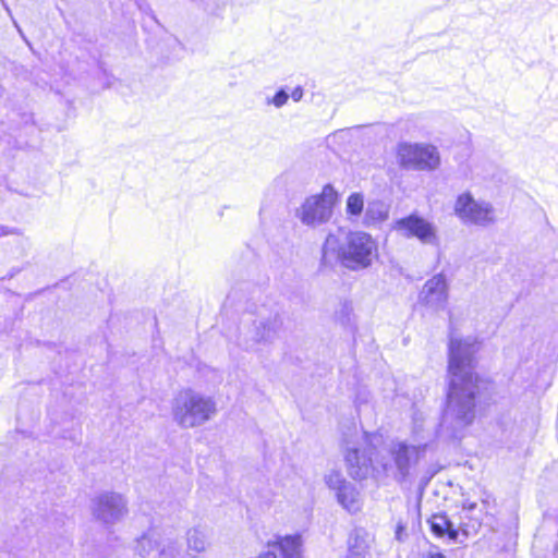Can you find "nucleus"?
<instances>
[{"label":"nucleus","mask_w":558,"mask_h":558,"mask_svg":"<svg viewBox=\"0 0 558 558\" xmlns=\"http://www.w3.org/2000/svg\"><path fill=\"white\" fill-rule=\"evenodd\" d=\"M480 342L472 337H451L449 342L448 374L450 387L441 428L451 437H460L475 417L476 400L488 389V381L475 372V354Z\"/></svg>","instance_id":"nucleus-1"},{"label":"nucleus","mask_w":558,"mask_h":558,"mask_svg":"<svg viewBox=\"0 0 558 558\" xmlns=\"http://www.w3.org/2000/svg\"><path fill=\"white\" fill-rule=\"evenodd\" d=\"M402 532H403V526L399 524V525H398V527H397V531H396V536H397V538H398L399 541H401V534H402Z\"/></svg>","instance_id":"nucleus-26"},{"label":"nucleus","mask_w":558,"mask_h":558,"mask_svg":"<svg viewBox=\"0 0 558 558\" xmlns=\"http://www.w3.org/2000/svg\"><path fill=\"white\" fill-rule=\"evenodd\" d=\"M277 545L282 558H303V541L300 535H287L281 537Z\"/></svg>","instance_id":"nucleus-17"},{"label":"nucleus","mask_w":558,"mask_h":558,"mask_svg":"<svg viewBox=\"0 0 558 558\" xmlns=\"http://www.w3.org/2000/svg\"><path fill=\"white\" fill-rule=\"evenodd\" d=\"M258 558H277V556L272 553H267L265 555L259 556Z\"/></svg>","instance_id":"nucleus-28"},{"label":"nucleus","mask_w":558,"mask_h":558,"mask_svg":"<svg viewBox=\"0 0 558 558\" xmlns=\"http://www.w3.org/2000/svg\"><path fill=\"white\" fill-rule=\"evenodd\" d=\"M390 204L383 199H372L367 203L362 223L364 227H377L387 221Z\"/></svg>","instance_id":"nucleus-15"},{"label":"nucleus","mask_w":558,"mask_h":558,"mask_svg":"<svg viewBox=\"0 0 558 558\" xmlns=\"http://www.w3.org/2000/svg\"><path fill=\"white\" fill-rule=\"evenodd\" d=\"M171 413L173 422L181 428H195L214 418L217 403L214 398L186 388L173 397Z\"/></svg>","instance_id":"nucleus-4"},{"label":"nucleus","mask_w":558,"mask_h":558,"mask_svg":"<svg viewBox=\"0 0 558 558\" xmlns=\"http://www.w3.org/2000/svg\"><path fill=\"white\" fill-rule=\"evenodd\" d=\"M180 553V545L177 541L166 539L158 543V556L160 558H174Z\"/></svg>","instance_id":"nucleus-21"},{"label":"nucleus","mask_w":558,"mask_h":558,"mask_svg":"<svg viewBox=\"0 0 558 558\" xmlns=\"http://www.w3.org/2000/svg\"><path fill=\"white\" fill-rule=\"evenodd\" d=\"M364 196L361 193L354 192L351 193L345 203V213L348 215V219L351 221H357L362 213L364 210Z\"/></svg>","instance_id":"nucleus-19"},{"label":"nucleus","mask_w":558,"mask_h":558,"mask_svg":"<svg viewBox=\"0 0 558 558\" xmlns=\"http://www.w3.org/2000/svg\"><path fill=\"white\" fill-rule=\"evenodd\" d=\"M373 438L366 433L355 432L351 438L344 439V461L349 475L362 481L369 476L389 475L391 463L381 461V453L374 461Z\"/></svg>","instance_id":"nucleus-3"},{"label":"nucleus","mask_w":558,"mask_h":558,"mask_svg":"<svg viewBox=\"0 0 558 558\" xmlns=\"http://www.w3.org/2000/svg\"><path fill=\"white\" fill-rule=\"evenodd\" d=\"M280 326L279 314H259L250 324L243 325L238 337V345L247 352L256 351L259 345L272 341Z\"/></svg>","instance_id":"nucleus-6"},{"label":"nucleus","mask_w":558,"mask_h":558,"mask_svg":"<svg viewBox=\"0 0 558 558\" xmlns=\"http://www.w3.org/2000/svg\"><path fill=\"white\" fill-rule=\"evenodd\" d=\"M476 507V504L475 502H464L463 504V509L468 510V511H472L473 509H475Z\"/></svg>","instance_id":"nucleus-25"},{"label":"nucleus","mask_w":558,"mask_h":558,"mask_svg":"<svg viewBox=\"0 0 558 558\" xmlns=\"http://www.w3.org/2000/svg\"><path fill=\"white\" fill-rule=\"evenodd\" d=\"M337 196V192L331 185H325L319 194L304 199L295 210L296 218L303 225L312 228L326 223L331 218Z\"/></svg>","instance_id":"nucleus-7"},{"label":"nucleus","mask_w":558,"mask_h":558,"mask_svg":"<svg viewBox=\"0 0 558 558\" xmlns=\"http://www.w3.org/2000/svg\"><path fill=\"white\" fill-rule=\"evenodd\" d=\"M324 482L344 510L350 513L361 511L363 506L361 493L354 484L343 476L341 471L329 470L324 475Z\"/></svg>","instance_id":"nucleus-11"},{"label":"nucleus","mask_w":558,"mask_h":558,"mask_svg":"<svg viewBox=\"0 0 558 558\" xmlns=\"http://www.w3.org/2000/svg\"><path fill=\"white\" fill-rule=\"evenodd\" d=\"M393 230L401 233L405 238H416L423 244L438 246L439 236L436 227L426 219L410 215L398 219L393 223Z\"/></svg>","instance_id":"nucleus-12"},{"label":"nucleus","mask_w":558,"mask_h":558,"mask_svg":"<svg viewBox=\"0 0 558 558\" xmlns=\"http://www.w3.org/2000/svg\"><path fill=\"white\" fill-rule=\"evenodd\" d=\"M187 549L193 553H205L211 545V529L205 524H196L185 534Z\"/></svg>","instance_id":"nucleus-14"},{"label":"nucleus","mask_w":558,"mask_h":558,"mask_svg":"<svg viewBox=\"0 0 558 558\" xmlns=\"http://www.w3.org/2000/svg\"><path fill=\"white\" fill-rule=\"evenodd\" d=\"M429 558H446L444 554L441 553H432L429 555Z\"/></svg>","instance_id":"nucleus-27"},{"label":"nucleus","mask_w":558,"mask_h":558,"mask_svg":"<svg viewBox=\"0 0 558 558\" xmlns=\"http://www.w3.org/2000/svg\"><path fill=\"white\" fill-rule=\"evenodd\" d=\"M291 97L294 101H300L303 97V89L301 87H296L291 93Z\"/></svg>","instance_id":"nucleus-24"},{"label":"nucleus","mask_w":558,"mask_h":558,"mask_svg":"<svg viewBox=\"0 0 558 558\" xmlns=\"http://www.w3.org/2000/svg\"><path fill=\"white\" fill-rule=\"evenodd\" d=\"M90 511L95 520L111 526L126 517L128 499L120 493L102 492L92 499Z\"/></svg>","instance_id":"nucleus-10"},{"label":"nucleus","mask_w":558,"mask_h":558,"mask_svg":"<svg viewBox=\"0 0 558 558\" xmlns=\"http://www.w3.org/2000/svg\"><path fill=\"white\" fill-rule=\"evenodd\" d=\"M398 166L404 170L434 171L440 166V154L428 143L399 142L395 148Z\"/></svg>","instance_id":"nucleus-5"},{"label":"nucleus","mask_w":558,"mask_h":558,"mask_svg":"<svg viewBox=\"0 0 558 558\" xmlns=\"http://www.w3.org/2000/svg\"><path fill=\"white\" fill-rule=\"evenodd\" d=\"M448 301V284L444 275L438 274L425 282L418 302L434 311L445 308Z\"/></svg>","instance_id":"nucleus-13"},{"label":"nucleus","mask_w":558,"mask_h":558,"mask_svg":"<svg viewBox=\"0 0 558 558\" xmlns=\"http://www.w3.org/2000/svg\"><path fill=\"white\" fill-rule=\"evenodd\" d=\"M335 319L343 327H348L353 322V307L349 302H341L335 312Z\"/></svg>","instance_id":"nucleus-20"},{"label":"nucleus","mask_w":558,"mask_h":558,"mask_svg":"<svg viewBox=\"0 0 558 558\" xmlns=\"http://www.w3.org/2000/svg\"><path fill=\"white\" fill-rule=\"evenodd\" d=\"M289 99V95L283 90H279L272 98L271 102L277 107V108H280L282 107L283 105L287 104Z\"/></svg>","instance_id":"nucleus-23"},{"label":"nucleus","mask_w":558,"mask_h":558,"mask_svg":"<svg viewBox=\"0 0 558 558\" xmlns=\"http://www.w3.org/2000/svg\"><path fill=\"white\" fill-rule=\"evenodd\" d=\"M15 26L17 27L19 33H20L21 35H23L22 29L17 26V24H16V23H15Z\"/></svg>","instance_id":"nucleus-29"},{"label":"nucleus","mask_w":558,"mask_h":558,"mask_svg":"<svg viewBox=\"0 0 558 558\" xmlns=\"http://www.w3.org/2000/svg\"><path fill=\"white\" fill-rule=\"evenodd\" d=\"M425 449L426 445L393 441L388 446L386 453H381V461L391 463L389 474H392L398 481H403L424 456Z\"/></svg>","instance_id":"nucleus-8"},{"label":"nucleus","mask_w":558,"mask_h":558,"mask_svg":"<svg viewBox=\"0 0 558 558\" xmlns=\"http://www.w3.org/2000/svg\"><path fill=\"white\" fill-rule=\"evenodd\" d=\"M453 210L464 225L487 227L496 222L494 206L486 201L475 199L469 192L457 197Z\"/></svg>","instance_id":"nucleus-9"},{"label":"nucleus","mask_w":558,"mask_h":558,"mask_svg":"<svg viewBox=\"0 0 558 558\" xmlns=\"http://www.w3.org/2000/svg\"><path fill=\"white\" fill-rule=\"evenodd\" d=\"M412 421H413V433L418 436L421 432H424V424L426 421L424 413L420 412V411H415L413 413Z\"/></svg>","instance_id":"nucleus-22"},{"label":"nucleus","mask_w":558,"mask_h":558,"mask_svg":"<svg viewBox=\"0 0 558 558\" xmlns=\"http://www.w3.org/2000/svg\"><path fill=\"white\" fill-rule=\"evenodd\" d=\"M158 543L159 535L149 531L136 539L134 550L141 558H154L158 555Z\"/></svg>","instance_id":"nucleus-16"},{"label":"nucleus","mask_w":558,"mask_h":558,"mask_svg":"<svg viewBox=\"0 0 558 558\" xmlns=\"http://www.w3.org/2000/svg\"><path fill=\"white\" fill-rule=\"evenodd\" d=\"M377 257V244L363 231H343L327 235L322 248V264L360 271L372 266Z\"/></svg>","instance_id":"nucleus-2"},{"label":"nucleus","mask_w":558,"mask_h":558,"mask_svg":"<svg viewBox=\"0 0 558 558\" xmlns=\"http://www.w3.org/2000/svg\"><path fill=\"white\" fill-rule=\"evenodd\" d=\"M433 533L439 537L448 535L450 539H457L458 531L453 529L451 521L445 514H434L429 519Z\"/></svg>","instance_id":"nucleus-18"}]
</instances>
